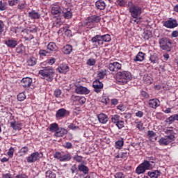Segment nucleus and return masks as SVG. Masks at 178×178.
<instances>
[{"mask_svg":"<svg viewBox=\"0 0 178 178\" xmlns=\"http://www.w3.org/2000/svg\"><path fill=\"white\" fill-rule=\"evenodd\" d=\"M115 124L118 129H123V127H124V121L120 120Z\"/></svg>","mask_w":178,"mask_h":178,"instance_id":"nucleus-55","label":"nucleus"},{"mask_svg":"<svg viewBox=\"0 0 178 178\" xmlns=\"http://www.w3.org/2000/svg\"><path fill=\"white\" fill-rule=\"evenodd\" d=\"M145 54L143 52H139L134 59V62H143L145 58Z\"/></svg>","mask_w":178,"mask_h":178,"instance_id":"nucleus-25","label":"nucleus"},{"mask_svg":"<svg viewBox=\"0 0 178 178\" xmlns=\"http://www.w3.org/2000/svg\"><path fill=\"white\" fill-rule=\"evenodd\" d=\"M95 6L96 8L99 9V10H104V9H105L106 6V4L105 3V1H104L103 0H98L95 3Z\"/></svg>","mask_w":178,"mask_h":178,"instance_id":"nucleus-22","label":"nucleus"},{"mask_svg":"<svg viewBox=\"0 0 178 178\" xmlns=\"http://www.w3.org/2000/svg\"><path fill=\"white\" fill-rule=\"evenodd\" d=\"M67 134V131L65 128H59L54 134L55 137H63V136Z\"/></svg>","mask_w":178,"mask_h":178,"instance_id":"nucleus-17","label":"nucleus"},{"mask_svg":"<svg viewBox=\"0 0 178 178\" xmlns=\"http://www.w3.org/2000/svg\"><path fill=\"white\" fill-rule=\"evenodd\" d=\"M101 38H102V42H110L111 40V35L109 34L101 35Z\"/></svg>","mask_w":178,"mask_h":178,"instance_id":"nucleus-34","label":"nucleus"},{"mask_svg":"<svg viewBox=\"0 0 178 178\" xmlns=\"http://www.w3.org/2000/svg\"><path fill=\"white\" fill-rule=\"evenodd\" d=\"M28 15L31 17V19H40V17H41V14L34 10L29 12Z\"/></svg>","mask_w":178,"mask_h":178,"instance_id":"nucleus-21","label":"nucleus"},{"mask_svg":"<svg viewBox=\"0 0 178 178\" xmlns=\"http://www.w3.org/2000/svg\"><path fill=\"white\" fill-rule=\"evenodd\" d=\"M88 23H99L101 22V17L97 15H92L87 19Z\"/></svg>","mask_w":178,"mask_h":178,"instance_id":"nucleus-18","label":"nucleus"},{"mask_svg":"<svg viewBox=\"0 0 178 178\" xmlns=\"http://www.w3.org/2000/svg\"><path fill=\"white\" fill-rule=\"evenodd\" d=\"M163 25L167 29H175L178 26L177 20L169 18L167 21L163 22Z\"/></svg>","mask_w":178,"mask_h":178,"instance_id":"nucleus-7","label":"nucleus"},{"mask_svg":"<svg viewBox=\"0 0 178 178\" xmlns=\"http://www.w3.org/2000/svg\"><path fill=\"white\" fill-rule=\"evenodd\" d=\"M149 60L151 63H153V65H155V63H159V58L156 54H152L149 57Z\"/></svg>","mask_w":178,"mask_h":178,"instance_id":"nucleus-24","label":"nucleus"},{"mask_svg":"<svg viewBox=\"0 0 178 178\" xmlns=\"http://www.w3.org/2000/svg\"><path fill=\"white\" fill-rule=\"evenodd\" d=\"M106 76V70H102L97 74L99 79H104Z\"/></svg>","mask_w":178,"mask_h":178,"instance_id":"nucleus-41","label":"nucleus"},{"mask_svg":"<svg viewBox=\"0 0 178 178\" xmlns=\"http://www.w3.org/2000/svg\"><path fill=\"white\" fill-rule=\"evenodd\" d=\"M62 12V10H60V7L58 6H55L51 8V13L52 15H58V13H60Z\"/></svg>","mask_w":178,"mask_h":178,"instance_id":"nucleus-33","label":"nucleus"},{"mask_svg":"<svg viewBox=\"0 0 178 178\" xmlns=\"http://www.w3.org/2000/svg\"><path fill=\"white\" fill-rule=\"evenodd\" d=\"M72 159L70 154H63L61 156L60 162H69Z\"/></svg>","mask_w":178,"mask_h":178,"instance_id":"nucleus-28","label":"nucleus"},{"mask_svg":"<svg viewBox=\"0 0 178 178\" xmlns=\"http://www.w3.org/2000/svg\"><path fill=\"white\" fill-rule=\"evenodd\" d=\"M58 129H59L58 124L54 123L50 124L49 131H51V133H54V131H55V133H56Z\"/></svg>","mask_w":178,"mask_h":178,"instance_id":"nucleus-36","label":"nucleus"},{"mask_svg":"<svg viewBox=\"0 0 178 178\" xmlns=\"http://www.w3.org/2000/svg\"><path fill=\"white\" fill-rule=\"evenodd\" d=\"M16 0H9L8 1V5L9 6H15V5H17Z\"/></svg>","mask_w":178,"mask_h":178,"instance_id":"nucleus-62","label":"nucleus"},{"mask_svg":"<svg viewBox=\"0 0 178 178\" xmlns=\"http://www.w3.org/2000/svg\"><path fill=\"white\" fill-rule=\"evenodd\" d=\"M62 155H63L62 153L59 152H56L54 154V158H55L56 159H58L60 162V159H62Z\"/></svg>","mask_w":178,"mask_h":178,"instance_id":"nucleus-47","label":"nucleus"},{"mask_svg":"<svg viewBox=\"0 0 178 178\" xmlns=\"http://www.w3.org/2000/svg\"><path fill=\"white\" fill-rule=\"evenodd\" d=\"M63 16L65 19H72L73 17V13L70 10L63 12Z\"/></svg>","mask_w":178,"mask_h":178,"instance_id":"nucleus-35","label":"nucleus"},{"mask_svg":"<svg viewBox=\"0 0 178 178\" xmlns=\"http://www.w3.org/2000/svg\"><path fill=\"white\" fill-rule=\"evenodd\" d=\"M127 6L128 8H129V12L131 13V16L134 19H137V17H138V16H140L143 13L141 7L138 6H136V4L133 3L131 1L128 2Z\"/></svg>","mask_w":178,"mask_h":178,"instance_id":"nucleus-4","label":"nucleus"},{"mask_svg":"<svg viewBox=\"0 0 178 178\" xmlns=\"http://www.w3.org/2000/svg\"><path fill=\"white\" fill-rule=\"evenodd\" d=\"M27 63L29 66H35V65H37V58L35 57H30L27 60Z\"/></svg>","mask_w":178,"mask_h":178,"instance_id":"nucleus-30","label":"nucleus"},{"mask_svg":"<svg viewBox=\"0 0 178 178\" xmlns=\"http://www.w3.org/2000/svg\"><path fill=\"white\" fill-rule=\"evenodd\" d=\"M141 22V17H137L136 18L131 19L130 23H132L134 24V23H136V24H138Z\"/></svg>","mask_w":178,"mask_h":178,"instance_id":"nucleus-49","label":"nucleus"},{"mask_svg":"<svg viewBox=\"0 0 178 178\" xmlns=\"http://www.w3.org/2000/svg\"><path fill=\"white\" fill-rule=\"evenodd\" d=\"M108 69L111 72H118L122 69V64L114 62L108 64Z\"/></svg>","mask_w":178,"mask_h":178,"instance_id":"nucleus-8","label":"nucleus"},{"mask_svg":"<svg viewBox=\"0 0 178 178\" xmlns=\"http://www.w3.org/2000/svg\"><path fill=\"white\" fill-rule=\"evenodd\" d=\"M54 96L56 97V98H60V95H62V90H60V89H56L54 91Z\"/></svg>","mask_w":178,"mask_h":178,"instance_id":"nucleus-54","label":"nucleus"},{"mask_svg":"<svg viewBox=\"0 0 178 178\" xmlns=\"http://www.w3.org/2000/svg\"><path fill=\"white\" fill-rule=\"evenodd\" d=\"M91 41L93 44H95V45H97V47H98V45H104V42H102L101 35H97L94 36L91 39Z\"/></svg>","mask_w":178,"mask_h":178,"instance_id":"nucleus-14","label":"nucleus"},{"mask_svg":"<svg viewBox=\"0 0 178 178\" xmlns=\"http://www.w3.org/2000/svg\"><path fill=\"white\" fill-rule=\"evenodd\" d=\"M166 120L169 123V124H172V123H173L175 120H177L178 122V115L177 114L172 115L167 118Z\"/></svg>","mask_w":178,"mask_h":178,"instance_id":"nucleus-32","label":"nucleus"},{"mask_svg":"<svg viewBox=\"0 0 178 178\" xmlns=\"http://www.w3.org/2000/svg\"><path fill=\"white\" fill-rule=\"evenodd\" d=\"M63 22L62 20H60V19H57L56 21H54V25L55 26V27H60V26H62Z\"/></svg>","mask_w":178,"mask_h":178,"instance_id":"nucleus-52","label":"nucleus"},{"mask_svg":"<svg viewBox=\"0 0 178 178\" xmlns=\"http://www.w3.org/2000/svg\"><path fill=\"white\" fill-rule=\"evenodd\" d=\"M46 177L47 178H56V174L54 173L52 171H47L46 172Z\"/></svg>","mask_w":178,"mask_h":178,"instance_id":"nucleus-43","label":"nucleus"},{"mask_svg":"<svg viewBox=\"0 0 178 178\" xmlns=\"http://www.w3.org/2000/svg\"><path fill=\"white\" fill-rule=\"evenodd\" d=\"M14 152H15V149L13 147H10L7 154L8 156H10V158H12V156H13Z\"/></svg>","mask_w":178,"mask_h":178,"instance_id":"nucleus-58","label":"nucleus"},{"mask_svg":"<svg viewBox=\"0 0 178 178\" xmlns=\"http://www.w3.org/2000/svg\"><path fill=\"white\" fill-rule=\"evenodd\" d=\"M152 77L150 75H149L148 74H145L144 76H143V80L144 81H145L147 83V84H151V83H152L151 81L152 80Z\"/></svg>","mask_w":178,"mask_h":178,"instance_id":"nucleus-40","label":"nucleus"},{"mask_svg":"<svg viewBox=\"0 0 178 178\" xmlns=\"http://www.w3.org/2000/svg\"><path fill=\"white\" fill-rule=\"evenodd\" d=\"M78 170L79 172H83V175H88L89 169L88 167L85 165L84 164H80L78 165Z\"/></svg>","mask_w":178,"mask_h":178,"instance_id":"nucleus-23","label":"nucleus"},{"mask_svg":"<svg viewBox=\"0 0 178 178\" xmlns=\"http://www.w3.org/2000/svg\"><path fill=\"white\" fill-rule=\"evenodd\" d=\"M92 87L95 92H101V90L104 88V83L99 81V80L96 79L92 83Z\"/></svg>","mask_w":178,"mask_h":178,"instance_id":"nucleus-9","label":"nucleus"},{"mask_svg":"<svg viewBox=\"0 0 178 178\" xmlns=\"http://www.w3.org/2000/svg\"><path fill=\"white\" fill-rule=\"evenodd\" d=\"M75 92H76V94L81 95L90 94V90H88L86 87L82 86H76Z\"/></svg>","mask_w":178,"mask_h":178,"instance_id":"nucleus-11","label":"nucleus"},{"mask_svg":"<svg viewBox=\"0 0 178 178\" xmlns=\"http://www.w3.org/2000/svg\"><path fill=\"white\" fill-rule=\"evenodd\" d=\"M17 99L18 101H24L26 99V95L24 93L21 92L17 95Z\"/></svg>","mask_w":178,"mask_h":178,"instance_id":"nucleus-50","label":"nucleus"},{"mask_svg":"<svg viewBox=\"0 0 178 178\" xmlns=\"http://www.w3.org/2000/svg\"><path fill=\"white\" fill-rule=\"evenodd\" d=\"M5 29V24H3V21L0 20V35L3 33Z\"/></svg>","mask_w":178,"mask_h":178,"instance_id":"nucleus-57","label":"nucleus"},{"mask_svg":"<svg viewBox=\"0 0 178 178\" xmlns=\"http://www.w3.org/2000/svg\"><path fill=\"white\" fill-rule=\"evenodd\" d=\"M70 68L69 66L66 64H61L58 67V71L59 73H62L63 74H66L67 72H69Z\"/></svg>","mask_w":178,"mask_h":178,"instance_id":"nucleus-19","label":"nucleus"},{"mask_svg":"<svg viewBox=\"0 0 178 178\" xmlns=\"http://www.w3.org/2000/svg\"><path fill=\"white\" fill-rule=\"evenodd\" d=\"M16 178H29V177L27 175H26V174H19L16 175L15 177Z\"/></svg>","mask_w":178,"mask_h":178,"instance_id":"nucleus-64","label":"nucleus"},{"mask_svg":"<svg viewBox=\"0 0 178 178\" xmlns=\"http://www.w3.org/2000/svg\"><path fill=\"white\" fill-rule=\"evenodd\" d=\"M124 144V142H123V140H118L115 142V148H117V149H120L122 147H123Z\"/></svg>","mask_w":178,"mask_h":178,"instance_id":"nucleus-42","label":"nucleus"},{"mask_svg":"<svg viewBox=\"0 0 178 178\" xmlns=\"http://www.w3.org/2000/svg\"><path fill=\"white\" fill-rule=\"evenodd\" d=\"M136 172L137 173V175H141L143 173H145V170L144 167L142 166L140 164L136 168Z\"/></svg>","mask_w":178,"mask_h":178,"instance_id":"nucleus-37","label":"nucleus"},{"mask_svg":"<svg viewBox=\"0 0 178 178\" xmlns=\"http://www.w3.org/2000/svg\"><path fill=\"white\" fill-rule=\"evenodd\" d=\"M68 127L70 129V130H79V127L74 125V124L71 123Z\"/></svg>","mask_w":178,"mask_h":178,"instance_id":"nucleus-60","label":"nucleus"},{"mask_svg":"<svg viewBox=\"0 0 178 178\" xmlns=\"http://www.w3.org/2000/svg\"><path fill=\"white\" fill-rule=\"evenodd\" d=\"M6 3L2 2V1H0V10L1 12H3V10H6Z\"/></svg>","mask_w":178,"mask_h":178,"instance_id":"nucleus-48","label":"nucleus"},{"mask_svg":"<svg viewBox=\"0 0 178 178\" xmlns=\"http://www.w3.org/2000/svg\"><path fill=\"white\" fill-rule=\"evenodd\" d=\"M27 152H29V147H23L19 151V154H20V155H22V156L26 155V154H27Z\"/></svg>","mask_w":178,"mask_h":178,"instance_id":"nucleus-45","label":"nucleus"},{"mask_svg":"<svg viewBox=\"0 0 178 178\" xmlns=\"http://www.w3.org/2000/svg\"><path fill=\"white\" fill-rule=\"evenodd\" d=\"M161 102H159V99L156 98L149 100V106L153 109H156V108L159 106Z\"/></svg>","mask_w":178,"mask_h":178,"instance_id":"nucleus-13","label":"nucleus"},{"mask_svg":"<svg viewBox=\"0 0 178 178\" xmlns=\"http://www.w3.org/2000/svg\"><path fill=\"white\" fill-rule=\"evenodd\" d=\"M156 136V133H155L154 131H147V137L149 138H154Z\"/></svg>","mask_w":178,"mask_h":178,"instance_id":"nucleus-53","label":"nucleus"},{"mask_svg":"<svg viewBox=\"0 0 178 178\" xmlns=\"http://www.w3.org/2000/svg\"><path fill=\"white\" fill-rule=\"evenodd\" d=\"M97 119H98L99 123H102V124H105L108 123V120H109L108 115H106L104 113L99 114L97 115Z\"/></svg>","mask_w":178,"mask_h":178,"instance_id":"nucleus-15","label":"nucleus"},{"mask_svg":"<svg viewBox=\"0 0 178 178\" xmlns=\"http://www.w3.org/2000/svg\"><path fill=\"white\" fill-rule=\"evenodd\" d=\"M2 178H13V176L10 173L3 174Z\"/></svg>","mask_w":178,"mask_h":178,"instance_id":"nucleus-63","label":"nucleus"},{"mask_svg":"<svg viewBox=\"0 0 178 178\" xmlns=\"http://www.w3.org/2000/svg\"><path fill=\"white\" fill-rule=\"evenodd\" d=\"M38 74L46 79L47 81H52L54 80V74H55V70L52 67H43L42 70H39Z\"/></svg>","mask_w":178,"mask_h":178,"instance_id":"nucleus-2","label":"nucleus"},{"mask_svg":"<svg viewBox=\"0 0 178 178\" xmlns=\"http://www.w3.org/2000/svg\"><path fill=\"white\" fill-rule=\"evenodd\" d=\"M33 83V79L30 77L23 78L21 81V85L24 88H29Z\"/></svg>","mask_w":178,"mask_h":178,"instance_id":"nucleus-10","label":"nucleus"},{"mask_svg":"<svg viewBox=\"0 0 178 178\" xmlns=\"http://www.w3.org/2000/svg\"><path fill=\"white\" fill-rule=\"evenodd\" d=\"M96 60L94 58H89L88 60H87V65L88 66H94L96 63Z\"/></svg>","mask_w":178,"mask_h":178,"instance_id":"nucleus-46","label":"nucleus"},{"mask_svg":"<svg viewBox=\"0 0 178 178\" xmlns=\"http://www.w3.org/2000/svg\"><path fill=\"white\" fill-rule=\"evenodd\" d=\"M73 159L74 161H76V162L80 163V162H82L83 161V156L76 154L73 157Z\"/></svg>","mask_w":178,"mask_h":178,"instance_id":"nucleus-51","label":"nucleus"},{"mask_svg":"<svg viewBox=\"0 0 178 178\" xmlns=\"http://www.w3.org/2000/svg\"><path fill=\"white\" fill-rule=\"evenodd\" d=\"M140 165L142 167H143L145 170H149V168H151V164L148 161H145Z\"/></svg>","mask_w":178,"mask_h":178,"instance_id":"nucleus-38","label":"nucleus"},{"mask_svg":"<svg viewBox=\"0 0 178 178\" xmlns=\"http://www.w3.org/2000/svg\"><path fill=\"white\" fill-rule=\"evenodd\" d=\"M10 127H12L13 130L20 131L23 129V124L17 121H13L10 122Z\"/></svg>","mask_w":178,"mask_h":178,"instance_id":"nucleus-16","label":"nucleus"},{"mask_svg":"<svg viewBox=\"0 0 178 178\" xmlns=\"http://www.w3.org/2000/svg\"><path fill=\"white\" fill-rule=\"evenodd\" d=\"M120 120V116L119 115H113L111 116V122L112 123H115V124L119 122V121Z\"/></svg>","mask_w":178,"mask_h":178,"instance_id":"nucleus-39","label":"nucleus"},{"mask_svg":"<svg viewBox=\"0 0 178 178\" xmlns=\"http://www.w3.org/2000/svg\"><path fill=\"white\" fill-rule=\"evenodd\" d=\"M160 48L163 51L170 52L172 51V40L168 38H162L159 40Z\"/></svg>","mask_w":178,"mask_h":178,"instance_id":"nucleus-5","label":"nucleus"},{"mask_svg":"<svg viewBox=\"0 0 178 178\" xmlns=\"http://www.w3.org/2000/svg\"><path fill=\"white\" fill-rule=\"evenodd\" d=\"M6 44L10 48H15L17 45V41L15 40H8L6 42Z\"/></svg>","mask_w":178,"mask_h":178,"instance_id":"nucleus-26","label":"nucleus"},{"mask_svg":"<svg viewBox=\"0 0 178 178\" xmlns=\"http://www.w3.org/2000/svg\"><path fill=\"white\" fill-rule=\"evenodd\" d=\"M16 52L23 54V52H24V46L23 44L18 45L16 48Z\"/></svg>","mask_w":178,"mask_h":178,"instance_id":"nucleus-44","label":"nucleus"},{"mask_svg":"<svg viewBox=\"0 0 178 178\" xmlns=\"http://www.w3.org/2000/svg\"><path fill=\"white\" fill-rule=\"evenodd\" d=\"M47 54L48 51H47L46 50L42 49L39 51V55H40V56H47Z\"/></svg>","mask_w":178,"mask_h":178,"instance_id":"nucleus-61","label":"nucleus"},{"mask_svg":"<svg viewBox=\"0 0 178 178\" xmlns=\"http://www.w3.org/2000/svg\"><path fill=\"white\" fill-rule=\"evenodd\" d=\"M147 175L150 178H158L159 176H161V172L155 170L154 172H149Z\"/></svg>","mask_w":178,"mask_h":178,"instance_id":"nucleus-29","label":"nucleus"},{"mask_svg":"<svg viewBox=\"0 0 178 178\" xmlns=\"http://www.w3.org/2000/svg\"><path fill=\"white\" fill-rule=\"evenodd\" d=\"M67 115H69V111L65 108H60L56 113V118H57V119H63V118H65Z\"/></svg>","mask_w":178,"mask_h":178,"instance_id":"nucleus-12","label":"nucleus"},{"mask_svg":"<svg viewBox=\"0 0 178 178\" xmlns=\"http://www.w3.org/2000/svg\"><path fill=\"white\" fill-rule=\"evenodd\" d=\"M47 49L51 51H58V46L54 42H50L47 45Z\"/></svg>","mask_w":178,"mask_h":178,"instance_id":"nucleus-31","label":"nucleus"},{"mask_svg":"<svg viewBox=\"0 0 178 178\" xmlns=\"http://www.w3.org/2000/svg\"><path fill=\"white\" fill-rule=\"evenodd\" d=\"M72 51H73V47L70 44H67L64 46L63 48L62 49V52H63L65 55H70Z\"/></svg>","mask_w":178,"mask_h":178,"instance_id":"nucleus-20","label":"nucleus"},{"mask_svg":"<svg viewBox=\"0 0 178 178\" xmlns=\"http://www.w3.org/2000/svg\"><path fill=\"white\" fill-rule=\"evenodd\" d=\"M165 134H167V136L160 138L159 140V144L160 145H169L170 143H173V141L176 140V137L175 136V134H176V133H175V131H173V129L170 128L169 129H166L165 131Z\"/></svg>","mask_w":178,"mask_h":178,"instance_id":"nucleus-1","label":"nucleus"},{"mask_svg":"<svg viewBox=\"0 0 178 178\" xmlns=\"http://www.w3.org/2000/svg\"><path fill=\"white\" fill-rule=\"evenodd\" d=\"M71 172L72 174L77 173L79 172V168H77V165L76 164L71 167Z\"/></svg>","mask_w":178,"mask_h":178,"instance_id":"nucleus-56","label":"nucleus"},{"mask_svg":"<svg viewBox=\"0 0 178 178\" xmlns=\"http://www.w3.org/2000/svg\"><path fill=\"white\" fill-rule=\"evenodd\" d=\"M40 158H42V153L35 152L32 153L29 156H28L26 161L28 163H34V162L40 161Z\"/></svg>","mask_w":178,"mask_h":178,"instance_id":"nucleus-6","label":"nucleus"},{"mask_svg":"<svg viewBox=\"0 0 178 178\" xmlns=\"http://www.w3.org/2000/svg\"><path fill=\"white\" fill-rule=\"evenodd\" d=\"M116 79L120 84H127L131 80V73L129 71H120L116 74Z\"/></svg>","mask_w":178,"mask_h":178,"instance_id":"nucleus-3","label":"nucleus"},{"mask_svg":"<svg viewBox=\"0 0 178 178\" xmlns=\"http://www.w3.org/2000/svg\"><path fill=\"white\" fill-rule=\"evenodd\" d=\"M143 37L144 40H149L152 38V32L149 30H146L143 32Z\"/></svg>","mask_w":178,"mask_h":178,"instance_id":"nucleus-27","label":"nucleus"},{"mask_svg":"<svg viewBox=\"0 0 178 178\" xmlns=\"http://www.w3.org/2000/svg\"><path fill=\"white\" fill-rule=\"evenodd\" d=\"M117 108L119 111H121V112H124V111H126V106L122 105V104H120L117 106Z\"/></svg>","mask_w":178,"mask_h":178,"instance_id":"nucleus-59","label":"nucleus"}]
</instances>
